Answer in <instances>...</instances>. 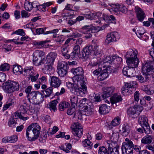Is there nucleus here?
Segmentation results:
<instances>
[{
	"mask_svg": "<svg viewBox=\"0 0 154 154\" xmlns=\"http://www.w3.org/2000/svg\"><path fill=\"white\" fill-rule=\"evenodd\" d=\"M71 71L76 75V79L75 83L78 87V89H81V91L83 90L84 91H87L86 80L83 77V69L81 67L73 68L71 69Z\"/></svg>",
	"mask_w": 154,
	"mask_h": 154,
	"instance_id": "obj_1",
	"label": "nucleus"
},
{
	"mask_svg": "<svg viewBox=\"0 0 154 154\" xmlns=\"http://www.w3.org/2000/svg\"><path fill=\"white\" fill-rule=\"evenodd\" d=\"M41 128L37 123H33L27 128L26 136L28 140L33 141L39 136Z\"/></svg>",
	"mask_w": 154,
	"mask_h": 154,
	"instance_id": "obj_2",
	"label": "nucleus"
},
{
	"mask_svg": "<svg viewBox=\"0 0 154 154\" xmlns=\"http://www.w3.org/2000/svg\"><path fill=\"white\" fill-rule=\"evenodd\" d=\"M2 87L5 92L11 93L15 91H18L20 85L17 82L8 81L3 83Z\"/></svg>",
	"mask_w": 154,
	"mask_h": 154,
	"instance_id": "obj_3",
	"label": "nucleus"
},
{
	"mask_svg": "<svg viewBox=\"0 0 154 154\" xmlns=\"http://www.w3.org/2000/svg\"><path fill=\"white\" fill-rule=\"evenodd\" d=\"M27 97L29 102L32 104L42 103L44 100L43 94L38 91H34L29 94Z\"/></svg>",
	"mask_w": 154,
	"mask_h": 154,
	"instance_id": "obj_4",
	"label": "nucleus"
},
{
	"mask_svg": "<svg viewBox=\"0 0 154 154\" xmlns=\"http://www.w3.org/2000/svg\"><path fill=\"white\" fill-rule=\"evenodd\" d=\"M122 61V58L118 56L117 55H112L107 56L104 62L108 63L111 64V66L109 67H112L115 69L118 68L119 67V65L120 64Z\"/></svg>",
	"mask_w": 154,
	"mask_h": 154,
	"instance_id": "obj_5",
	"label": "nucleus"
},
{
	"mask_svg": "<svg viewBox=\"0 0 154 154\" xmlns=\"http://www.w3.org/2000/svg\"><path fill=\"white\" fill-rule=\"evenodd\" d=\"M93 51H94L96 55L100 54V51L98 50L97 45L94 46L93 48L92 45H90L83 48L82 53V57L84 59H87Z\"/></svg>",
	"mask_w": 154,
	"mask_h": 154,
	"instance_id": "obj_6",
	"label": "nucleus"
},
{
	"mask_svg": "<svg viewBox=\"0 0 154 154\" xmlns=\"http://www.w3.org/2000/svg\"><path fill=\"white\" fill-rule=\"evenodd\" d=\"M133 144L132 141L128 138L125 139V142L123 143L122 150V154H132Z\"/></svg>",
	"mask_w": 154,
	"mask_h": 154,
	"instance_id": "obj_7",
	"label": "nucleus"
},
{
	"mask_svg": "<svg viewBox=\"0 0 154 154\" xmlns=\"http://www.w3.org/2000/svg\"><path fill=\"white\" fill-rule=\"evenodd\" d=\"M57 67L58 75L60 77H64L66 75L69 69L66 62L63 61L59 62Z\"/></svg>",
	"mask_w": 154,
	"mask_h": 154,
	"instance_id": "obj_8",
	"label": "nucleus"
},
{
	"mask_svg": "<svg viewBox=\"0 0 154 154\" xmlns=\"http://www.w3.org/2000/svg\"><path fill=\"white\" fill-rule=\"evenodd\" d=\"M81 30L82 33L86 35L85 36L86 38H89L91 37V33L97 32L96 27L91 25L84 26L81 29Z\"/></svg>",
	"mask_w": 154,
	"mask_h": 154,
	"instance_id": "obj_9",
	"label": "nucleus"
},
{
	"mask_svg": "<svg viewBox=\"0 0 154 154\" xmlns=\"http://www.w3.org/2000/svg\"><path fill=\"white\" fill-rule=\"evenodd\" d=\"M112 7L111 9L116 15H119L122 13H125L127 12V8L123 5H112Z\"/></svg>",
	"mask_w": 154,
	"mask_h": 154,
	"instance_id": "obj_10",
	"label": "nucleus"
},
{
	"mask_svg": "<svg viewBox=\"0 0 154 154\" xmlns=\"http://www.w3.org/2000/svg\"><path fill=\"white\" fill-rule=\"evenodd\" d=\"M154 69V61L146 62L143 65L142 70L143 74L149 75V72Z\"/></svg>",
	"mask_w": 154,
	"mask_h": 154,
	"instance_id": "obj_11",
	"label": "nucleus"
},
{
	"mask_svg": "<svg viewBox=\"0 0 154 154\" xmlns=\"http://www.w3.org/2000/svg\"><path fill=\"white\" fill-rule=\"evenodd\" d=\"M71 128L72 130L73 134L75 136L80 137L82 135L83 129L79 123L76 122L72 125Z\"/></svg>",
	"mask_w": 154,
	"mask_h": 154,
	"instance_id": "obj_12",
	"label": "nucleus"
},
{
	"mask_svg": "<svg viewBox=\"0 0 154 154\" xmlns=\"http://www.w3.org/2000/svg\"><path fill=\"white\" fill-rule=\"evenodd\" d=\"M28 105L26 103H24L20 107L19 111L20 112H16L15 117L17 116L23 120H26L29 119L28 117L23 116L22 115V114H24L27 113V110L28 109Z\"/></svg>",
	"mask_w": 154,
	"mask_h": 154,
	"instance_id": "obj_13",
	"label": "nucleus"
},
{
	"mask_svg": "<svg viewBox=\"0 0 154 154\" xmlns=\"http://www.w3.org/2000/svg\"><path fill=\"white\" fill-rule=\"evenodd\" d=\"M138 107H131L128 108L127 110V113L129 117L132 118H135L138 116V111L140 109Z\"/></svg>",
	"mask_w": 154,
	"mask_h": 154,
	"instance_id": "obj_14",
	"label": "nucleus"
},
{
	"mask_svg": "<svg viewBox=\"0 0 154 154\" xmlns=\"http://www.w3.org/2000/svg\"><path fill=\"white\" fill-rule=\"evenodd\" d=\"M120 37V35L118 32H112L107 35L106 42L109 43L115 41L119 39Z\"/></svg>",
	"mask_w": 154,
	"mask_h": 154,
	"instance_id": "obj_15",
	"label": "nucleus"
},
{
	"mask_svg": "<svg viewBox=\"0 0 154 154\" xmlns=\"http://www.w3.org/2000/svg\"><path fill=\"white\" fill-rule=\"evenodd\" d=\"M50 84L53 88H57L62 83L61 80L58 77L55 76H51Z\"/></svg>",
	"mask_w": 154,
	"mask_h": 154,
	"instance_id": "obj_16",
	"label": "nucleus"
},
{
	"mask_svg": "<svg viewBox=\"0 0 154 154\" xmlns=\"http://www.w3.org/2000/svg\"><path fill=\"white\" fill-rule=\"evenodd\" d=\"M110 68L109 67L102 70L99 75H98L97 79L98 80L102 81L106 79L108 76L109 73H111Z\"/></svg>",
	"mask_w": 154,
	"mask_h": 154,
	"instance_id": "obj_17",
	"label": "nucleus"
},
{
	"mask_svg": "<svg viewBox=\"0 0 154 154\" xmlns=\"http://www.w3.org/2000/svg\"><path fill=\"white\" fill-rule=\"evenodd\" d=\"M80 48L79 45H76L74 47L73 51L71 54V58H82V54H80Z\"/></svg>",
	"mask_w": 154,
	"mask_h": 154,
	"instance_id": "obj_18",
	"label": "nucleus"
},
{
	"mask_svg": "<svg viewBox=\"0 0 154 154\" xmlns=\"http://www.w3.org/2000/svg\"><path fill=\"white\" fill-rule=\"evenodd\" d=\"M134 10L138 20L141 22L143 21L146 17L143 11L138 7H136Z\"/></svg>",
	"mask_w": 154,
	"mask_h": 154,
	"instance_id": "obj_19",
	"label": "nucleus"
},
{
	"mask_svg": "<svg viewBox=\"0 0 154 154\" xmlns=\"http://www.w3.org/2000/svg\"><path fill=\"white\" fill-rule=\"evenodd\" d=\"M123 74L125 76L128 77H132L134 76L135 71L134 68L126 66L123 68L122 70Z\"/></svg>",
	"mask_w": 154,
	"mask_h": 154,
	"instance_id": "obj_20",
	"label": "nucleus"
},
{
	"mask_svg": "<svg viewBox=\"0 0 154 154\" xmlns=\"http://www.w3.org/2000/svg\"><path fill=\"white\" fill-rule=\"evenodd\" d=\"M45 55V53L41 50H35L33 54V63L34 64L38 60V58L43 57Z\"/></svg>",
	"mask_w": 154,
	"mask_h": 154,
	"instance_id": "obj_21",
	"label": "nucleus"
},
{
	"mask_svg": "<svg viewBox=\"0 0 154 154\" xmlns=\"http://www.w3.org/2000/svg\"><path fill=\"white\" fill-rule=\"evenodd\" d=\"M126 62L128 66L130 68H134L138 66L139 60L138 58L132 59H128L126 60Z\"/></svg>",
	"mask_w": 154,
	"mask_h": 154,
	"instance_id": "obj_22",
	"label": "nucleus"
},
{
	"mask_svg": "<svg viewBox=\"0 0 154 154\" xmlns=\"http://www.w3.org/2000/svg\"><path fill=\"white\" fill-rule=\"evenodd\" d=\"M138 51L135 49H130L126 53L125 57L127 59H135L137 58Z\"/></svg>",
	"mask_w": 154,
	"mask_h": 154,
	"instance_id": "obj_23",
	"label": "nucleus"
},
{
	"mask_svg": "<svg viewBox=\"0 0 154 154\" xmlns=\"http://www.w3.org/2000/svg\"><path fill=\"white\" fill-rule=\"evenodd\" d=\"M129 86H131V85L129 86L128 83H125L124 86L122 88V93L123 95H129L132 93V90Z\"/></svg>",
	"mask_w": 154,
	"mask_h": 154,
	"instance_id": "obj_24",
	"label": "nucleus"
},
{
	"mask_svg": "<svg viewBox=\"0 0 154 154\" xmlns=\"http://www.w3.org/2000/svg\"><path fill=\"white\" fill-rule=\"evenodd\" d=\"M115 88L113 87H111L107 88L103 92L102 96L103 99L110 97L112 94Z\"/></svg>",
	"mask_w": 154,
	"mask_h": 154,
	"instance_id": "obj_25",
	"label": "nucleus"
},
{
	"mask_svg": "<svg viewBox=\"0 0 154 154\" xmlns=\"http://www.w3.org/2000/svg\"><path fill=\"white\" fill-rule=\"evenodd\" d=\"M43 72L46 74H49L54 71L52 65L51 64L46 63L44 65V67L42 69Z\"/></svg>",
	"mask_w": 154,
	"mask_h": 154,
	"instance_id": "obj_26",
	"label": "nucleus"
},
{
	"mask_svg": "<svg viewBox=\"0 0 154 154\" xmlns=\"http://www.w3.org/2000/svg\"><path fill=\"white\" fill-rule=\"evenodd\" d=\"M83 111L84 115L87 116H89L92 115L94 109L89 104H87L84 106Z\"/></svg>",
	"mask_w": 154,
	"mask_h": 154,
	"instance_id": "obj_27",
	"label": "nucleus"
},
{
	"mask_svg": "<svg viewBox=\"0 0 154 154\" xmlns=\"http://www.w3.org/2000/svg\"><path fill=\"white\" fill-rule=\"evenodd\" d=\"M122 98L121 96L117 94H115L110 98V101L112 104L122 101Z\"/></svg>",
	"mask_w": 154,
	"mask_h": 154,
	"instance_id": "obj_28",
	"label": "nucleus"
},
{
	"mask_svg": "<svg viewBox=\"0 0 154 154\" xmlns=\"http://www.w3.org/2000/svg\"><path fill=\"white\" fill-rule=\"evenodd\" d=\"M35 71L33 69V67L31 66H26L24 68L23 73L25 76H30L34 75Z\"/></svg>",
	"mask_w": 154,
	"mask_h": 154,
	"instance_id": "obj_29",
	"label": "nucleus"
},
{
	"mask_svg": "<svg viewBox=\"0 0 154 154\" xmlns=\"http://www.w3.org/2000/svg\"><path fill=\"white\" fill-rule=\"evenodd\" d=\"M114 143L111 142L108 146V151L109 154H119V146H115L112 148V145Z\"/></svg>",
	"mask_w": 154,
	"mask_h": 154,
	"instance_id": "obj_30",
	"label": "nucleus"
},
{
	"mask_svg": "<svg viewBox=\"0 0 154 154\" xmlns=\"http://www.w3.org/2000/svg\"><path fill=\"white\" fill-rule=\"evenodd\" d=\"M110 106L108 107L106 104H103L100 105L99 111L100 114H105L108 113L109 110Z\"/></svg>",
	"mask_w": 154,
	"mask_h": 154,
	"instance_id": "obj_31",
	"label": "nucleus"
},
{
	"mask_svg": "<svg viewBox=\"0 0 154 154\" xmlns=\"http://www.w3.org/2000/svg\"><path fill=\"white\" fill-rule=\"evenodd\" d=\"M82 145L85 149L90 150L92 148L93 143L88 139H86L82 141Z\"/></svg>",
	"mask_w": 154,
	"mask_h": 154,
	"instance_id": "obj_32",
	"label": "nucleus"
},
{
	"mask_svg": "<svg viewBox=\"0 0 154 154\" xmlns=\"http://www.w3.org/2000/svg\"><path fill=\"white\" fill-rule=\"evenodd\" d=\"M75 81L74 82L75 83L74 85L69 82H68L66 83V85L69 88H73L75 90V91H76L77 92H79V93H80V92H82L86 91H84L83 90L81 91V89L79 90L78 88V87L77 86V85L75 84ZM83 93L85 94V93L84 92Z\"/></svg>",
	"mask_w": 154,
	"mask_h": 154,
	"instance_id": "obj_33",
	"label": "nucleus"
},
{
	"mask_svg": "<svg viewBox=\"0 0 154 154\" xmlns=\"http://www.w3.org/2000/svg\"><path fill=\"white\" fill-rule=\"evenodd\" d=\"M53 88L52 87H50L42 91V92L43 93L44 97L47 98L49 97L53 93Z\"/></svg>",
	"mask_w": 154,
	"mask_h": 154,
	"instance_id": "obj_34",
	"label": "nucleus"
},
{
	"mask_svg": "<svg viewBox=\"0 0 154 154\" xmlns=\"http://www.w3.org/2000/svg\"><path fill=\"white\" fill-rule=\"evenodd\" d=\"M104 60L103 61V60L100 58L98 57L97 58H94L91 63L93 66H95L97 65H98L99 66L100 65L102 64L103 63H106L104 62Z\"/></svg>",
	"mask_w": 154,
	"mask_h": 154,
	"instance_id": "obj_35",
	"label": "nucleus"
},
{
	"mask_svg": "<svg viewBox=\"0 0 154 154\" xmlns=\"http://www.w3.org/2000/svg\"><path fill=\"white\" fill-rule=\"evenodd\" d=\"M138 122L142 127L145 124H147L148 123L146 117L144 115L140 116L138 119Z\"/></svg>",
	"mask_w": 154,
	"mask_h": 154,
	"instance_id": "obj_36",
	"label": "nucleus"
},
{
	"mask_svg": "<svg viewBox=\"0 0 154 154\" xmlns=\"http://www.w3.org/2000/svg\"><path fill=\"white\" fill-rule=\"evenodd\" d=\"M13 73L16 75H18L21 74L23 72L22 67L19 65H15L14 66L13 68Z\"/></svg>",
	"mask_w": 154,
	"mask_h": 154,
	"instance_id": "obj_37",
	"label": "nucleus"
},
{
	"mask_svg": "<svg viewBox=\"0 0 154 154\" xmlns=\"http://www.w3.org/2000/svg\"><path fill=\"white\" fill-rule=\"evenodd\" d=\"M148 75L143 74V76L142 75H138L136 76L140 82L141 83L146 82L148 79Z\"/></svg>",
	"mask_w": 154,
	"mask_h": 154,
	"instance_id": "obj_38",
	"label": "nucleus"
},
{
	"mask_svg": "<svg viewBox=\"0 0 154 154\" xmlns=\"http://www.w3.org/2000/svg\"><path fill=\"white\" fill-rule=\"evenodd\" d=\"M122 135L125 136L127 135L129 132L130 128L127 124H124L122 126Z\"/></svg>",
	"mask_w": 154,
	"mask_h": 154,
	"instance_id": "obj_39",
	"label": "nucleus"
},
{
	"mask_svg": "<svg viewBox=\"0 0 154 154\" xmlns=\"http://www.w3.org/2000/svg\"><path fill=\"white\" fill-rule=\"evenodd\" d=\"M58 100L59 99H57L56 100H54L50 102L49 103V108L51 110H53L55 111L57 110V104L58 103Z\"/></svg>",
	"mask_w": 154,
	"mask_h": 154,
	"instance_id": "obj_40",
	"label": "nucleus"
},
{
	"mask_svg": "<svg viewBox=\"0 0 154 154\" xmlns=\"http://www.w3.org/2000/svg\"><path fill=\"white\" fill-rule=\"evenodd\" d=\"M152 136L149 135L144 136L141 140L142 143L144 144L150 143L152 140Z\"/></svg>",
	"mask_w": 154,
	"mask_h": 154,
	"instance_id": "obj_41",
	"label": "nucleus"
},
{
	"mask_svg": "<svg viewBox=\"0 0 154 154\" xmlns=\"http://www.w3.org/2000/svg\"><path fill=\"white\" fill-rule=\"evenodd\" d=\"M69 103L66 101L61 102L59 106V110L61 111H63L66 109L68 108L69 106Z\"/></svg>",
	"mask_w": 154,
	"mask_h": 154,
	"instance_id": "obj_42",
	"label": "nucleus"
},
{
	"mask_svg": "<svg viewBox=\"0 0 154 154\" xmlns=\"http://www.w3.org/2000/svg\"><path fill=\"white\" fill-rule=\"evenodd\" d=\"M78 100V97L76 95H72L71 96L70 101L72 106L73 108H75L76 106Z\"/></svg>",
	"mask_w": 154,
	"mask_h": 154,
	"instance_id": "obj_43",
	"label": "nucleus"
},
{
	"mask_svg": "<svg viewBox=\"0 0 154 154\" xmlns=\"http://www.w3.org/2000/svg\"><path fill=\"white\" fill-rule=\"evenodd\" d=\"M34 2L32 3L30 2H25L24 5V7L25 9L28 11H30L33 7V4H34Z\"/></svg>",
	"mask_w": 154,
	"mask_h": 154,
	"instance_id": "obj_44",
	"label": "nucleus"
},
{
	"mask_svg": "<svg viewBox=\"0 0 154 154\" xmlns=\"http://www.w3.org/2000/svg\"><path fill=\"white\" fill-rule=\"evenodd\" d=\"M50 42V40H45L44 41H41L39 42H35L34 44L35 45L37 46L39 48L45 47L46 45H45L46 43Z\"/></svg>",
	"mask_w": 154,
	"mask_h": 154,
	"instance_id": "obj_45",
	"label": "nucleus"
},
{
	"mask_svg": "<svg viewBox=\"0 0 154 154\" xmlns=\"http://www.w3.org/2000/svg\"><path fill=\"white\" fill-rule=\"evenodd\" d=\"M16 121L17 118H15L14 115H12L11 118L8 121V125L10 127H11L12 125L16 123Z\"/></svg>",
	"mask_w": 154,
	"mask_h": 154,
	"instance_id": "obj_46",
	"label": "nucleus"
},
{
	"mask_svg": "<svg viewBox=\"0 0 154 154\" xmlns=\"http://www.w3.org/2000/svg\"><path fill=\"white\" fill-rule=\"evenodd\" d=\"M120 122V119L119 117H117L115 118L111 122L110 125L114 127L116 126L119 124Z\"/></svg>",
	"mask_w": 154,
	"mask_h": 154,
	"instance_id": "obj_47",
	"label": "nucleus"
},
{
	"mask_svg": "<svg viewBox=\"0 0 154 154\" xmlns=\"http://www.w3.org/2000/svg\"><path fill=\"white\" fill-rule=\"evenodd\" d=\"M54 38H55L56 42L59 44H61L64 40V36L63 35H60L57 36L56 35V37Z\"/></svg>",
	"mask_w": 154,
	"mask_h": 154,
	"instance_id": "obj_48",
	"label": "nucleus"
},
{
	"mask_svg": "<svg viewBox=\"0 0 154 154\" xmlns=\"http://www.w3.org/2000/svg\"><path fill=\"white\" fill-rule=\"evenodd\" d=\"M47 133L46 131L43 132L42 134H41L40 137H39V141L41 143L45 142L47 139Z\"/></svg>",
	"mask_w": 154,
	"mask_h": 154,
	"instance_id": "obj_49",
	"label": "nucleus"
},
{
	"mask_svg": "<svg viewBox=\"0 0 154 154\" xmlns=\"http://www.w3.org/2000/svg\"><path fill=\"white\" fill-rule=\"evenodd\" d=\"M9 68V65L7 63H5L0 66V70L1 71H8Z\"/></svg>",
	"mask_w": 154,
	"mask_h": 154,
	"instance_id": "obj_50",
	"label": "nucleus"
},
{
	"mask_svg": "<svg viewBox=\"0 0 154 154\" xmlns=\"http://www.w3.org/2000/svg\"><path fill=\"white\" fill-rule=\"evenodd\" d=\"M98 154H109L107 149L104 146L99 147Z\"/></svg>",
	"mask_w": 154,
	"mask_h": 154,
	"instance_id": "obj_51",
	"label": "nucleus"
},
{
	"mask_svg": "<svg viewBox=\"0 0 154 154\" xmlns=\"http://www.w3.org/2000/svg\"><path fill=\"white\" fill-rule=\"evenodd\" d=\"M142 127L146 134H149L151 133V129L148 123L147 124H145L143 126H142Z\"/></svg>",
	"mask_w": 154,
	"mask_h": 154,
	"instance_id": "obj_52",
	"label": "nucleus"
},
{
	"mask_svg": "<svg viewBox=\"0 0 154 154\" xmlns=\"http://www.w3.org/2000/svg\"><path fill=\"white\" fill-rule=\"evenodd\" d=\"M59 31L58 29H55L53 30H52L51 31H49L47 32H46L45 33V34H48L50 33H53V37L54 38L56 37V35H57V34L56 33L58 32Z\"/></svg>",
	"mask_w": 154,
	"mask_h": 154,
	"instance_id": "obj_53",
	"label": "nucleus"
},
{
	"mask_svg": "<svg viewBox=\"0 0 154 154\" xmlns=\"http://www.w3.org/2000/svg\"><path fill=\"white\" fill-rule=\"evenodd\" d=\"M9 101H10V102L6 104L3 107V111H4L7 110L8 108L10 106H11L12 105V103H13V100L12 99H9Z\"/></svg>",
	"mask_w": 154,
	"mask_h": 154,
	"instance_id": "obj_54",
	"label": "nucleus"
},
{
	"mask_svg": "<svg viewBox=\"0 0 154 154\" xmlns=\"http://www.w3.org/2000/svg\"><path fill=\"white\" fill-rule=\"evenodd\" d=\"M9 141L11 143H14L17 140V137L16 135H13L9 137Z\"/></svg>",
	"mask_w": 154,
	"mask_h": 154,
	"instance_id": "obj_55",
	"label": "nucleus"
},
{
	"mask_svg": "<svg viewBox=\"0 0 154 154\" xmlns=\"http://www.w3.org/2000/svg\"><path fill=\"white\" fill-rule=\"evenodd\" d=\"M45 62L46 60H45V58L42 57H41V60L39 62L37 61L34 64L36 66H38L45 63Z\"/></svg>",
	"mask_w": 154,
	"mask_h": 154,
	"instance_id": "obj_56",
	"label": "nucleus"
},
{
	"mask_svg": "<svg viewBox=\"0 0 154 154\" xmlns=\"http://www.w3.org/2000/svg\"><path fill=\"white\" fill-rule=\"evenodd\" d=\"M14 34H16L18 35L22 36L24 35L25 34V33L23 31V29H19L16 31L15 32H14L12 35Z\"/></svg>",
	"mask_w": 154,
	"mask_h": 154,
	"instance_id": "obj_57",
	"label": "nucleus"
},
{
	"mask_svg": "<svg viewBox=\"0 0 154 154\" xmlns=\"http://www.w3.org/2000/svg\"><path fill=\"white\" fill-rule=\"evenodd\" d=\"M142 30H143V29H140L139 30H137L136 32L137 35L139 38H140L145 33L144 30L143 31Z\"/></svg>",
	"mask_w": 154,
	"mask_h": 154,
	"instance_id": "obj_58",
	"label": "nucleus"
},
{
	"mask_svg": "<svg viewBox=\"0 0 154 154\" xmlns=\"http://www.w3.org/2000/svg\"><path fill=\"white\" fill-rule=\"evenodd\" d=\"M99 14H100V16L105 21H109V17L106 14L103 13L102 14L100 12L98 13Z\"/></svg>",
	"mask_w": 154,
	"mask_h": 154,
	"instance_id": "obj_59",
	"label": "nucleus"
},
{
	"mask_svg": "<svg viewBox=\"0 0 154 154\" xmlns=\"http://www.w3.org/2000/svg\"><path fill=\"white\" fill-rule=\"evenodd\" d=\"M54 60H55L47 55L46 59V63L52 65Z\"/></svg>",
	"mask_w": 154,
	"mask_h": 154,
	"instance_id": "obj_60",
	"label": "nucleus"
},
{
	"mask_svg": "<svg viewBox=\"0 0 154 154\" xmlns=\"http://www.w3.org/2000/svg\"><path fill=\"white\" fill-rule=\"evenodd\" d=\"M95 15L93 13L90 12L88 14H85V17L87 18L92 20L94 19L95 17Z\"/></svg>",
	"mask_w": 154,
	"mask_h": 154,
	"instance_id": "obj_61",
	"label": "nucleus"
},
{
	"mask_svg": "<svg viewBox=\"0 0 154 154\" xmlns=\"http://www.w3.org/2000/svg\"><path fill=\"white\" fill-rule=\"evenodd\" d=\"M45 30V29L43 28H39L36 29L35 32L38 35L42 33H44H44L45 32H44Z\"/></svg>",
	"mask_w": 154,
	"mask_h": 154,
	"instance_id": "obj_62",
	"label": "nucleus"
},
{
	"mask_svg": "<svg viewBox=\"0 0 154 154\" xmlns=\"http://www.w3.org/2000/svg\"><path fill=\"white\" fill-rule=\"evenodd\" d=\"M44 121L50 124L51 123V119L50 116L48 115H46L44 118Z\"/></svg>",
	"mask_w": 154,
	"mask_h": 154,
	"instance_id": "obj_63",
	"label": "nucleus"
},
{
	"mask_svg": "<svg viewBox=\"0 0 154 154\" xmlns=\"http://www.w3.org/2000/svg\"><path fill=\"white\" fill-rule=\"evenodd\" d=\"M102 71L100 67H99L97 69H96L93 72V74L94 75H98L100 74V73Z\"/></svg>",
	"mask_w": 154,
	"mask_h": 154,
	"instance_id": "obj_64",
	"label": "nucleus"
}]
</instances>
